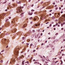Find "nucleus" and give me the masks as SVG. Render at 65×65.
Instances as JSON below:
<instances>
[{"instance_id":"cd10ccee","label":"nucleus","mask_w":65,"mask_h":65,"mask_svg":"<svg viewBox=\"0 0 65 65\" xmlns=\"http://www.w3.org/2000/svg\"><path fill=\"white\" fill-rule=\"evenodd\" d=\"M32 23H33V22H31V23H30V24H32Z\"/></svg>"},{"instance_id":"de8ad7c7","label":"nucleus","mask_w":65,"mask_h":65,"mask_svg":"<svg viewBox=\"0 0 65 65\" xmlns=\"http://www.w3.org/2000/svg\"><path fill=\"white\" fill-rule=\"evenodd\" d=\"M33 61H35V59H34L33 60Z\"/></svg>"},{"instance_id":"f704fd0d","label":"nucleus","mask_w":65,"mask_h":65,"mask_svg":"<svg viewBox=\"0 0 65 65\" xmlns=\"http://www.w3.org/2000/svg\"><path fill=\"white\" fill-rule=\"evenodd\" d=\"M53 4V5H55V3H54Z\"/></svg>"},{"instance_id":"dca6fc26","label":"nucleus","mask_w":65,"mask_h":65,"mask_svg":"<svg viewBox=\"0 0 65 65\" xmlns=\"http://www.w3.org/2000/svg\"><path fill=\"white\" fill-rule=\"evenodd\" d=\"M33 45V44H30V46H32Z\"/></svg>"},{"instance_id":"774afa93","label":"nucleus","mask_w":65,"mask_h":65,"mask_svg":"<svg viewBox=\"0 0 65 65\" xmlns=\"http://www.w3.org/2000/svg\"><path fill=\"white\" fill-rule=\"evenodd\" d=\"M64 17H65V14H64Z\"/></svg>"},{"instance_id":"f8f14e48","label":"nucleus","mask_w":65,"mask_h":65,"mask_svg":"<svg viewBox=\"0 0 65 65\" xmlns=\"http://www.w3.org/2000/svg\"><path fill=\"white\" fill-rule=\"evenodd\" d=\"M4 50H3L2 51H1V52L2 53L3 52H4Z\"/></svg>"},{"instance_id":"e433bc0d","label":"nucleus","mask_w":65,"mask_h":65,"mask_svg":"<svg viewBox=\"0 0 65 65\" xmlns=\"http://www.w3.org/2000/svg\"><path fill=\"white\" fill-rule=\"evenodd\" d=\"M58 9V8L56 7L55 8V9H56V10H57V9Z\"/></svg>"},{"instance_id":"0e129e2a","label":"nucleus","mask_w":65,"mask_h":65,"mask_svg":"<svg viewBox=\"0 0 65 65\" xmlns=\"http://www.w3.org/2000/svg\"><path fill=\"white\" fill-rule=\"evenodd\" d=\"M59 59H62V58H61V57H60V58H59Z\"/></svg>"},{"instance_id":"6e6d98bb","label":"nucleus","mask_w":65,"mask_h":65,"mask_svg":"<svg viewBox=\"0 0 65 65\" xmlns=\"http://www.w3.org/2000/svg\"><path fill=\"white\" fill-rule=\"evenodd\" d=\"M51 15H52V14H49V15L51 16Z\"/></svg>"},{"instance_id":"c03bdc74","label":"nucleus","mask_w":65,"mask_h":65,"mask_svg":"<svg viewBox=\"0 0 65 65\" xmlns=\"http://www.w3.org/2000/svg\"><path fill=\"white\" fill-rule=\"evenodd\" d=\"M33 6H34V5L33 4L32 5L31 7H33Z\"/></svg>"},{"instance_id":"79ce46f5","label":"nucleus","mask_w":65,"mask_h":65,"mask_svg":"<svg viewBox=\"0 0 65 65\" xmlns=\"http://www.w3.org/2000/svg\"><path fill=\"white\" fill-rule=\"evenodd\" d=\"M34 36H31V37L32 38H33V37Z\"/></svg>"},{"instance_id":"bb28decb","label":"nucleus","mask_w":65,"mask_h":65,"mask_svg":"<svg viewBox=\"0 0 65 65\" xmlns=\"http://www.w3.org/2000/svg\"><path fill=\"white\" fill-rule=\"evenodd\" d=\"M63 29L64 28H61V30H63Z\"/></svg>"},{"instance_id":"8fccbe9b","label":"nucleus","mask_w":65,"mask_h":65,"mask_svg":"<svg viewBox=\"0 0 65 65\" xmlns=\"http://www.w3.org/2000/svg\"><path fill=\"white\" fill-rule=\"evenodd\" d=\"M23 56H21L20 57V58H22V57H23Z\"/></svg>"},{"instance_id":"603ef678","label":"nucleus","mask_w":65,"mask_h":65,"mask_svg":"<svg viewBox=\"0 0 65 65\" xmlns=\"http://www.w3.org/2000/svg\"><path fill=\"white\" fill-rule=\"evenodd\" d=\"M15 59H18V58H17L15 57Z\"/></svg>"},{"instance_id":"aec40b11","label":"nucleus","mask_w":65,"mask_h":65,"mask_svg":"<svg viewBox=\"0 0 65 65\" xmlns=\"http://www.w3.org/2000/svg\"><path fill=\"white\" fill-rule=\"evenodd\" d=\"M57 34H58V33H56L55 34V35H57Z\"/></svg>"},{"instance_id":"5701e85b","label":"nucleus","mask_w":65,"mask_h":65,"mask_svg":"<svg viewBox=\"0 0 65 65\" xmlns=\"http://www.w3.org/2000/svg\"><path fill=\"white\" fill-rule=\"evenodd\" d=\"M59 9H60H60H61V7H59Z\"/></svg>"},{"instance_id":"6e6552de","label":"nucleus","mask_w":65,"mask_h":65,"mask_svg":"<svg viewBox=\"0 0 65 65\" xmlns=\"http://www.w3.org/2000/svg\"><path fill=\"white\" fill-rule=\"evenodd\" d=\"M17 4H21V2H18L17 3Z\"/></svg>"},{"instance_id":"7ed1b4c3","label":"nucleus","mask_w":65,"mask_h":65,"mask_svg":"<svg viewBox=\"0 0 65 65\" xmlns=\"http://www.w3.org/2000/svg\"><path fill=\"white\" fill-rule=\"evenodd\" d=\"M11 31L12 32H16V31H17V30H16V28L13 29Z\"/></svg>"},{"instance_id":"ddd939ff","label":"nucleus","mask_w":65,"mask_h":65,"mask_svg":"<svg viewBox=\"0 0 65 65\" xmlns=\"http://www.w3.org/2000/svg\"><path fill=\"white\" fill-rule=\"evenodd\" d=\"M22 39H23V40H24V39H25V37H22Z\"/></svg>"},{"instance_id":"412c9836","label":"nucleus","mask_w":65,"mask_h":65,"mask_svg":"<svg viewBox=\"0 0 65 65\" xmlns=\"http://www.w3.org/2000/svg\"><path fill=\"white\" fill-rule=\"evenodd\" d=\"M36 63H37V62H35L34 63V64H36Z\"/></svg>"},{"instance_id":"c85d7f7f","label":"nucleus","mask_w":65,"mask_h":65,"mask_svg":"<svg viewBox=\"0 0 65 65\" xmlns=\"http://www.w3.org/2000/svg\"><path fill=\"white\" fill-rule=\"evenodd\" d=\"M42 33H41V36H42Z\"/></svg>"},{"instance_id":"4d7b16f0","label":"nucleus","mask_w":65,"mask_h":65,"mask_svg":"<svg viewBox=\"0 0 65 65\" xmlns=\"http://www.w3.org/2000/svg\"><path fill=\"white\" fill-rule=\"evenodd\" d=\"M9 19H11V17H9Z\"/></svg>"},{"instance_id":"37998d69","label":"nucleus","mask_w":65,"mask_h":65,"mask_svg":"<svg viewBox=\"0 0 65 65\" xmlns=\"http://www.w3.org/2000/svg\"><path fill=\"white\" fill-rule=\"evenodd\" d=\"M63 6V5H62L61 6V7H62Z\"/></svg>"},{"instance_id":"20e7f679","label":"nucleus","mask_w":65,"mask_h":65,"mask_svg":"<svg viewBox=\"0 0 65 65\" xmlns=\"http://www.w3.org/2000/svg\"><path fill=\"white\" fill-rule=\"evenodd\" d=\"M38 26L36 24V25H34L33 26H32V28H35V26Z\"/></svg>"},{"instance_id":"ea45409f","label":"nucleus","mask_w":65,"mask_h":65,"mask_svg":"<svg viewBox=\"0 0 65 65\" xmlns=\"http://www.w3.org/2000/svg\"><path fill=\"white\" fill-rule=\"evenodd\" d=\"M48 46H46V48H47V47H48Z\"/></svg>"},{"instance_id":"9b49d317","label":"nucleus","mask_w":65,"mask_h":65,"mask_svg":"<svg viewBox=\"0 0 65 65\" xmlns=\"http://www.w3.org/2000/svg\"><path fill=\"white\" fill-rule=\"evenodd\" d=\"M8 21V19H7L6 20V22H7Z\"/></svg>"},{"instance_id":"13d9d810","label":"nucleus","mask_w":65,"mask_h":65,"mask_svg":"<svg viewBox=\"0 0 65 65\" xmlns=\"http://www.w3.org/2000/svg\"><path fill=\"white\" fill-rule=\"evenodd\" d=\"M30 1H31V0H29L28 2H30Z\"/></svg>"},{"instance_id":"864d4df0","label":"nucleus","mask_w":65,"mask_h":65,"mask_svg":"<svg viewBox=\"0 0 65 65\" xmlns=\"http://www.w3.org/2000/svg\"><path fill=\"white\" fill-rule=\"evenodd\" d=\"M63 41H65V39H63Z\"/></svg>"},{"instance_id":"1a4fd4ad","label":"nucleus","mask_w":65,"mask_h":65,"mask_svg":"<svg viewBox=\"0 0 65 65\" xmlns=\"http://www.w3.org/2000/svg\"><path fill=\"white\" fill-rule=\"evenodd\" d=\"M29 14L30 15H32V13L30 14V13H29Z\"/></svg>"},{"instance_id":"f3484780","label":"nucleus","mask_w":65,"mask_h":65,"mask_svg":"<svg viewBox=\"0 0 65 65\" xmlns=\"http://www.w3.org/2000/svg\"><path fill=\"white\" fill-rule=\"evenodd\" d=\"M34 21H36V18H35L34 19Z\"/></svg>"},{"instance_id":"338daca9","label":"nucleus","mask_w":65,"mask_h":65,"mask_svg":"<svg viewBox=\"0 0 65 65\" xmlns=\"http://www.w3.org/2000/svg\"><path fill=\"white\" fill-rule=\"evenodd\" d=\"M64 54H63L62 55V56H64Z\"/></svg>"},{"instance_id":"393cba45","label":"nucleus","mask_w":65,"mask_h":65,"mask_svg":"<svg viewBox=\"0 0 65 65\" xmlns=\"http://www.w3.org/2000/svg\"><path fill=\"white\" fill-rule=\"evenodd\" d=\"M63 25H64V24H65V22H64L63 23Z\"/></svg>"},{"instance_id":"2f4dec72","label":"nucleus","mask_w":65,"mask_h":65,"mask_svg":"<svg viewBox=\"0 0 65 65\" xmlns=\"http://www.w3.org/2000/svg\"><path fill=\"white\" fill-rule=\"evenodd\" d=\"M5 11H7V9H6L5 10Z\"/></svg>"},{"instance_id":"c9c22d12","label":"nucleus","mask_w":65,"mask_h":65,"mask_svg":"<svg viewBox=\"0 0 65 65\" xmlns=\"http://www.w3.org/2000/svg\"><path fill=\"white\" fill-rule=\"evenodd\" d=\"M61 27H62V26H63V24H61Z\"/></svg>"},{"instance_id":"4c0bfd02","label":"nucleus","mask_w":65,"mask_h":65,"mask_svg":"<svg viewBox=\"0 0 65 65\" xmlns=\"http://www.w3.org/2000/svg\"><path fill=\"white\" fill-rule=\"evenodd\" d=\"M22 64H23V65H24V62H22Z\"/></svg>"},{"instance_id":"72a5a7b5","label":"nucleus","mask_w":65,"mask_h":65,"mask_svg":"<svg viewBox=\"0 0 65 65\" xmlns=\"http://www.w3.org/2000/svg\"><path fill=\"white\" fill-rule=\"evenodd\" d=\"M35 52V50H34L33 51V52Z\"/></svg>"},{"instance_id":"49530a36","label":"nucleus","mask_w":65,"mask_h":65,"mask_svg":"<svg viewBox=\"0 0 65 65\" xmlns=\"http://www.w3.org/2000/svg\"><path fill=\"white\" fill-rule=\"evenodd\" d=\"M54 30H56V28H54Z\"/></svg>"},{"instance_id":"3c124183","label":"nucleus","mask_w":65,"mask_h":65,"mask_svg":"<svg viewBox=\"0 0 65 65\" xmlns=\"http://www.w3.org/2000/svg\"><path fill=\"white\" fill-rule=\"evenodd\" d=\"M64 36H65V35L64 34L63 35V37H64Z\"/></svg>"},{"instance_id":"423d86ee","label":"nucleus","mask_w":65,"mask_h":65,"mask_svg":"<svg viewBox=\"0 0 65 65\" xmlns=\"http://www.w3.org/2000/svg\"><path fill=\"white\" fill-rule=\"evenodd\" d=\"M52 19L53 20L55 19V17L54 16H53L52 18Z\"/></svg>"},{"instance_id":"5fc2aeb1","label":"nucleus","mask_w":65,"mask_h":65,"mask_svg":"<svg viewBox=\"0 0 65 65\" xmlns=\"http://www.w3.org/2000/svg\"><path fill=\"white\" fill-rule=\"evenodd\" d=\"M34 39H31V40L32 41V40H33Z\"/></svg>"},{"instance_id":"bf43d9fd","label":"nucleus","mask_w":65,"mask_h":65,"mask_svg":"<svg viewBox=\"0 0 65 65\" xmlns=\"http://www.w3.org/2000/svg\"><path fill=\"white\" fill-rule=\"evenodd\" d=\"M57 14H58V15H60V14H59V13H58Z\"/></svg>"},{"instance_id":"c756f323","label":"nucleus","mask_w":65,"mask_h":65,"mask_svg":"<svg viewBox=\"0 0 65 65\" xmlns=\"http://www.w3.org/2000/svg\"><path fill=\"white\" fill-rule=\"evenodd\" d=\"M48 23H49V22H48L46 23V24H48Z\"/></svg>"},{"instance_id":"09e8293b","label":"nucleus","mask_w":65,"mask_h":65,"mask_svg":"<svg viewBox=\"0 0 65 65\" xmlns=\"http://www.w3.org/2000/svg\"><path fill=\"white\" fill-rule=\"evenodd\" d=\"M26 44H27V45H29V44L28 43H27Z\"/></svg>"},{"instance_id":"4468645a","label":"nucleus","mask_w":65,"mask_h":65,"mask_svg":"<svg viewBox=\"0 0 65 65\" xmlns=\"http://www.w3.org/2000/svg\"><path fill=\"white\" fill-rule=\"evenodd\" d=\"M35 11V10H34L33 9H32L31 10V11Z\"/></svg>"},{"instance_id":"f03ea898","label":"nucleus","mask_w":65,"mask_h":65,"mask_svg":"<svg viewBox=\"0 0 65 65\" xmlns=\"http://www.w3.org/2000/svg\"><path fill=\"white\" fill-rule=\"evenodd\" d=\"M15 61V59H13L12 58V59L11 60V63H14V62Z\"/></svg>"},{"instance_id":"a18cd8bd","label":"nucleus","mask_w":65,"mask_h":65,"mask_svg":"<svg viewBox=\"0 0 65 65\" xmlns=\"http://www.w3.org/2000/svg\"><path fill=\"white\" fill-rule=\"evenodd\" d=\"M55 26H56V25H54L53 26V27H55Z\"/></svg>"},{"instance_id":"b1692460","label":"nucleus","mask_w":65,"mask_h":65,"mask_svg":"<svg viewBox=\"0 0 65 65\" xmlns=\"http://www.w3.org/2000/svg\"><path fill=\"white\" fill-rule=\"evenodd\" d=\"M60 64L61 65H62V64H63V62H61V63H60Z\"/></svg>"},{"instance_id":"0eeeda50","label":"nucleus","mask_w":65,"mask_h":65,"mask_svg":"<svg viewBox=\"0 0 65 65\" xmlns=\"http://www.w3.org/2000/svg\"><path fill=\"white\" fill-rule=\"evenodd\" d=\"M28 33H29L30 34H31V30H29L28 32Z\"/></svg>"},{"instance_id":"69168bd1","label":"nucleus","mask_w":65,"mask_h":65,"mask_svg":"<svg viewBox=\"0 0 65 65\" xmlns=\"http://www.w3.org/2000/svg\"><path fill=\"white\" fill-rule=\"evenodd\" d=\"M21 7L22 8H24V7Z\"/></svg>"},{"instance_id":"58836bf2","label":"nucleus","mask_w":65,"mask_h":65,"mask_svg":"<svg viewBox=\"0 0 65 65\" xmlns=\"http://www.w3.org/2000/svg\"><path fill=\"white\" fill-rule=\"evenodd\" d=\"M58 62V61H56V62H55V63H57Z\"/></svg>"},{"instance_id":"680f3d73","label":"nucleus","mask_w":65,"mask_h":65,"mask_svg":"<svg viewBox=\"0 0 65 65\" xmlns=\"http://www.w3.org/2000/svg\"><path fill=\"white\" fill-rule=\"evenodd\" d=\"M27 63H29V62H28V61H27Z\"/></svg>"},{"instance_id":"a878e982","label":"nucleus","mask_w":65,"mask_h":65,"mask_svg":"<svg viewBox=\"0 0 65 65\" xmlns=\"http://www.w3.org/2000/svg\"><path fill=\"white\" fill-rule=\"evenodd\" d=\"M1 63H2V62H3V60H1Z\"/></svg>"},{"instance_id":"a211bd4d","label":"nucleus","mask_w":65,"mask_h":65,"mask_svg":"<svg viewBox=\"0 0 65 65\" xmlns=\"http://www.w3.org/2000/svg\"><path fill=\"white\" fill-rule=\"evenodd\" d=\"M32 19V17H31L29 18V19L30 20H31Z\"/></svg>"},{"instance_id":"4be33fe9","label":"nucleus","mask_w":65,"mask_h":65,"mask_svg":"<svg viewBox=\"0 0 65 65\" xmlns=\"http://www.w3.org/2000/svg\"><path fill=\"white\" fill-rule=\"evenodd\" d=\"M27 41H30V40L29 39H28L27 40Z\"/></svg>"},{"instance_id":"39448f33","label":"nucleus","mask_w":65,"mask_h":65,"mask_svg":"<svg viewBox=\"0 0 65 65\" xmlns=\"http://www.w3.org/2000/svg\"><path fill=\"white\" fill-rule=\"evenodd\" d=\"M26 26V24H25L24 25H23V26H22L23 28H25V27Z\"/></svg>"},{"instance_id":"7c9ffc66","label":"nucleus","mask_w":65,"mask_h":65,"mask_svg":"<svg viewBox=\"0 0 65 65\" xmlns=\"http://www.w3.org/2000/svg\"><path fill=\"white\" fill-rule=\"evenodd\" d=\"M52 26V24H50V25H49L50 27H51V26Z\"/></svg>"},{"instance_id":"052dcab7","label":"nucleus","mask_w":65,"mask_h":65,"mask_svg":"<svg viewBox=\"0 0 65 65\" xmlns=\"http://www.w3.org/2000/svg\"><path fill=\"white\" fill-rule=\"evenodd\" d=\"M51 38H48V39H51Z\"/></svg>"},{"instance_id":"e2e57ef3","label":"nucleus","mask_w":65,"mask_h":65,"mask_svg":"<svg viewBox=\"0 0 65 65\" xmlns=\"http://www.w3.org/2000/svg\"><path fill=\"white\" fill-rule=\"evenodd\" d=\"M24 43V42H22V43L23 44V43Z\"/></svg>"},{"instance_id":"a19ab883","label":"nucleus","mask_w":65,"mask_h":65,"mask_svg":"<svg viewBox=\"0 0 65 65\" xmlns=\"http://www.w3.org/2000/svg\"><path fill=\"white\" fill-rule=\"evenodd\" d=\"M60 13H63V11H62Z\"/></svg>"},{"instance_id":"6ab92c4d","label":"nucleus","mask_w":65,"mask_h":65,"mask_svg":"<svg viewBox=\"0 0 65 65\" xmlns=\"http://www.w3.org/2000/svg\"><path fill=\"white\" fill-rule=\"evenodd\" d=\"M45 63H46V64L47 65H48V64H47V63H48V62H45Z\"/></svg>"},{"instance_id":"9d476101","label":"nucleus","mask_w":65,"mask_h":65,"mask_svg":"<svg viewBox=\"0 0 65 65\" xmlns=\"http://www.w3.org/2000/svg\"><path fill=\"white\" fill-rule=\"evenodd\" d=\"M32 32H33V33H34V32H35V30H33L32 31Z\"/></svg>"},{"instance_id":"f257e3e1","label":"nucleus","mask_w":65,"mask_h":65,"mask_svg":"<svg viewBox=\"0 0 65 65\" xmlns=\"http://www.w3.org/2000/svg\"><path fill=\"white\" fill-rule=\"evenodd\" d=\"M20 48H19L18 47L15 48L14 51V54L18 56L19 54V51L18 50H19Z\"/></svg>"},{"instance_id":"473e14b6","label":"nucleus","mask_w":65,"mask_h":65,"mask_svg":"<svg viewBox=\"0 0 65 65\" xmlns=\"http://www.w3.org/2000/svg\"><path fill=\"white\" fill-rule=\"evenodd\" d=\"M50 12H52V10H51L50 11Z\"/></svg>"},{"instance_id":"2eb2a0df","label":"nucleus","mask_w":65,"mask_h":65,"mask_svg":"<svg viewBox=\"0 0 65 65\" xmlns=\"http://www.w3.org/2000/svg\"><path fill=\"white\" fill-rule=\"evenodd\" d=\"M56 26H57V25H58V24L57 23L56 24Z\"/></svg>"}]
</instances>
